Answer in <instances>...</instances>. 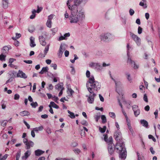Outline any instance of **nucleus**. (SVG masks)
<instances>
[{"label":"nucleus","mask_w":160,"mask_h":160,"mask_svg":"<svg viewBox=\"0 0 160 160\" xmlns=\"http://www.w3.org/2000/svg\"><path fill=\"white\" fill-rule=\"evenodd\" d=\"M116 152L119 153V158L124 160L126 158L127 152L125 145L122 141L117 142L115 146Z\"/></svg>","instance_id":"nucleus-3"},{"label":"nucleus","mask_w":160,"mask_h":160,"mask_svg":"<svg viewBox=\"0 0 160 160\" xmlns=\"http://www.w3.org/2000/svg\"><path fill=\"white\" fill-rule=\"evenodd\" d=\"M31 105L33 108H36L38 106V104L37 102H32L30 104Z\"/></svg>","instance_id":"nucleus-41"},{"label":"nucleus","mask_w":160,"mask_h":160,"mask_svg":"<svg viewBox=\"0 0 160 160\" xmlns=\"http://www.w3.org/2000/svg\"><path fill=\"white\" fill-rule=\"evenodd\" d=\"M101 118L102 119V123H105L107 122L106 118L105 115H102L101 116Z\"/></svg>","instance_id":"nucleus-35"},{"label":"nucleus","mask_w":160,"mask_h":160,"mask_svg":"<svg viewBox=\"0 0 160 160\" xmlns=\"http://www.w3.org/2000/svg\"><path fill=\"white\" fill-rule=\"evenodd\" d=\"M113 143L108 144V150L109 153L110 154H112L114 152V149L113 148Z\"/></svg>","instance_id":"nucleus-19"},{"label":"nucleus","mask_w":160,"mask_h":160,"mask_svg":"<svg viewBox=\"0 0 160 160\" xmlns=\"http://www.w3.org/2000/svg\"><path fill=\"white\" fill-rule=\"evenodd\" d=\"M143 100L146 102H148V99L146 94H144L143 96Z\"/></svg>","instance_id":"nucleus-57"},{"label":"nucleus","mask_w":160,"mask_h":160,"mask_svg":"<svg viewBox=\"0 0 160 160\" xmlns=\"http://www.w3.org/2000/svg\"><path fill=\"white\" fill-rule=\"evenodd\" d=\"M46 132L48 134H51V129L49 128H47L46 130Z\"/></svg>","instance_id":"nucleus-59"},{"label":"nucleus","mask_w":160,"mask_h":160,"mask_svg":"<svg viewBox=\"0 0 160 160\" xmlns=\"http://www.w3.org/2000/svg\"><path fill=\"white\" fill-rule=\"evenodd\" d=\"M49 44L45 48V49L44 50V53H43V58L46 55L47 53H48L49 49Z\"/></svg>","instance_id":"nucleus-26"},{"label":"nucleus","mask_w":160,"mask_h":160,"mask_svg":"<svg viewBox=\"0 0 160 160\" xmlns=\"http://www.w3.org/2000/svg\"><path fill=\"white\" fill-rule=\"evenodd\" d=\"M20 115L22 116H28L30 115V113L27 111H23L22 112H21L20 113Z\"/></svg>","instance_id":"nucleus-24"},{"label":"nucleus","mask_w":160,"mask_h":160,"mask_svg":"<svg viewBox=\"0 0 160 160\" xmlns=\"http://www.w3.org/2000/svg\"><path fill=\"white\" fill-rule=\"evenodd\" d=\"M8 74L10 78L12 79L16 77V75H17V72L14 71H10L8 72Z\"/></svg>","instance_id":"nucleus-22"},{"label":"nucleus","mask_w":160,"mask_h":160,"mask_svg":"<svg viewBox=\"0 0 160 160\" xmlns=\"http://www.w3.org/2000/svg\"><path fill=\"white\" fill-rule=\"evenodd\" d=\"M17 77H20L24 79H25L27 78V76L26 75L25 73L20 70H19L18 73H17Z\"/></svg>","instance_id":"nucleus-14"},{"label":"nucleus","mask_w":160,"mask_h":160,"mask_svg":"<svg viewBox=\"0 0 160 160\" xmlns=\"http://www.w3.org/2000/svg\"><path fill=\"white\" fill-rule=\"evenodd\" d=\"M88 0H74L73 5H75L77 7H78V5H80L81 3L85 4L86 3Z\"/></svg>","instance_id":"nucleus-13"},{"label":"nucleus","mask_w":160,"mask_h":160,"mask_svg":"<svg viewBox=\"0 0 160 160\" xmlns=\"http://www.w3.org/2000/svg\"><path fill=\"white\" fill-rule=\"evenodd\" d=\"M58 28H53L51 29V31L52 32V34L54 35L58 31Z\"/></svg>","instance_id":"nucleus-48"},{"label":"nucleus","mask_w":160,"mask_h":160,"mask_svg":"<svg viewBox=\"0 0 160 160\" xmlns=\"http://www.w3.org/2000/svg\"><path fill=\"white\" fill-rule=\"evenodd\" d=\"M68 112L70 115V117L71 118L73 119L75 118V115L73 112H71L69 110L68 111Z\"/></svg>","instance_id":"nucleus-36"},{"label":"nucleus","mask_w":160,"mask_h":160,"mask_svg":"<svg viewBox=\"0 0 160 160\" xmlns=\"http://www.w3.org/2000/svg\"><path fill=\"white\" fill-rule=\"evenodd\" d=\"M30 46L31 47H34L36 45L35 42V38L33 37H31L30 38Z\"/></svg>","instance_id":"nucleus-21"},{"label":"nucleus","mask_w":160,"mask_h":160,"mask_svg":"<svg viewBox=\"0 0 160 160\" xmlns=\"http://www.w3.org/2000/svg\"><path fill=\"white\" fill-rule=\"evenodd\" d=\"M8 2H3V7L6 8L8 7Z\"/></svg>","instance_id":"nucleus-55"},{"label":"nucleus","mask_w":160,"mask_h":160,"mask_svg":"<svg viewBox=\"0 0 160 160\" xmlns=\"http://www.w3.org/2000/svg\"><path fill=\"white\" fill-rule=\"evenodd\" d=\"M122 113L124 115L126 119H128V116H127V114L125 112V111L123 110V109H122Z\"/></svg>","instance_id":"nucleus-52"},{"label":"nucleus","mask_w":160,"mask_h":160,"mask_svg":"<svg viewBox=\"0 0 160 160\" xmlns=\"http://www.w3.org/2000/svg\"><path fill=\"white\" fill-rule=\"evenodd\" d=\"M39 39L40 43L42 46H45L46 45V42L45 39L42 35L39 37Z\"/></svg>","instance_id":"nucleus-17"},{"label":"nucleus","mask_w":160,"mask_h":160,"mask_svg":"<svg viewBox=\"0 0 160 160\" xmlns=\"http://www.w3.org/2000/svg\"><path fill=\"white\" fill-rule=\"evenodd\" d=\"M32 12V14L30 16V18L31 19H33L35 18L36 16V10L35 9L33 10Z\"/></svg>","instance_id":"nucleus-32"},{"label":"nucleus","mask_w":160,"mask_h":160,"mask_svg":"<svg viewBox=\"0 0 160 160\" xmlns=\"http://www.w3.org/2000/svg\"><path fill=\"white\" fill-rule=\"evenodd\" d=\"M52 21L47 20L46 23V26L49 28H51L52 27Z\"/></svg>","instance_id":"nucleus-40"},{"label":"nucleus","mask_w":160,"mask_h":160,"mask_svg":"<svg viewBox=\"0 0 160 160\" xmlns=\"http://www.w3.org/2000/svg\"><path fill=\"white\" fill-rule=\"evenodd\" d=\"M106 126H104L102 128L101 127H99V130L100 132L101 133H104L106 131Z\"/></svg>","instance_id":"nucleus-34"},{"label":"nucleus","mask_w":160,"mask_h":160,"mask_svg":"<svg viewBox=\"0 0 160 160\" xmlns=\"http://www.w3.org/2000/svg\"><path fill=\"white\" fill-rule=\"evenodd\" d=\"M68 92H69L70 94L69 95V96H72L74 92L71 88L68 87L67 89V93L69 94Z\"/></svg>","instance_id":"nucleus-30"},{"label":"nucleus","mask_w":160,"mask_h":160,"mask_svg":"<svg viewBox=\"0 0 160 160\" xmlns=\"http://www.w3.org/2000/svg\"><path fill=\"white\" fill-rule=\"evenodd\" d=\"M55 160H69L68 159H67L66 158H56Z\"/></svg>","instance_id":"nucleus-64"},{"label":"nucleus","mask_w":160,"mask_h":160,"mask_svg":"<svg viewBox=\"0 0 160 160\" xmlns=\"http://www.w3.org/2000/svg\"><path fill=\"white\" fill-rule=\"evenodd\" d=\"M81 123L83 125H84L86 126H87L88 125V122L86 121L85 120H82Z\"/></svg>","instance_id":"nucleus-46"},{"label":"nucleus","mask_w":160,"mask_h":160,"mask_svg":"<svg viewBox=\"0 0 160 160\" xmlns=\"http://www.w3.org/2000/svg\"><path fill=\"white\" fill-rule=\"evenodd\" d=\"M94 118L96 122H98L100 118V116L98 115H96L95 116Z\"/></svg>","instance_id":"nucleus-60"},{"label":"nucleus","mask_w":160,"mask_h":160,"mask_svg":"<svg viewBox=\"0 0 160 160\" xmlns=\"http://www.w3.org/2000/svg\"><path fill=\"white\" fill-rule=\"evenodd\" d=\"M31 154V151L30 150H28L24 154V155L22 157V160H26L27 158Z\"/></svg>","instance_id":"nucleus-16"},{"label":"nucleus","mask_w":160,"mask_h":160,"mask_svg":"<svg viewBox=\"0 0 160 160\" xmlns=\"http://www.w3.org/2000/svg\"><path fill=\"white\" fill-rule=\"evenodd\" d=\"M96 96V94L93 92L91 93L88 96L87 95V97H88L87 101L89 103H93L94 101V98Z\"/></svg>","instance_id":"nucleus-8"},{"label":"nucleus","mask_w":160,"mask_h":160,"mask_svg":"<svg viewBox=\"0 0 160 160\" xmlns=\"http://www.w3.org/2000/svg\"><path fill=\"white\" fill-rule=\"evenodd\" d=\"M8 122V121L7 120H4L2 121V122H1V125L4 127L6 126L7 123Z\"/></svg>","instance_id":"nucleus-44"},{"label":"nucleus","mask_w":160,"mask_h":160,"mask_svg":"<svg viewBox=\"0 0 160 160\" xmlns=\"http://www.w3.org/2000/svg\"><path fill=\"white\" fill-rule=\"evenodd\" d=\"M112 138L111 136L109 137V138L108 139V141L106 142L107 143H108V144L112 143Z\"/></svg>","instance_id":"nucleus-42"},{"label":"nucleus","mask_w":160,"mask_h":160,"mask_svg":"<svg viewBox=\"0 0 160 160\" xmlns=\"http://www.w3.org/2000/svg\"><path fill=\"white\" fill-rule=\"evenodd\" d=\"M142 29L139 26L138 28V33L140 34L142 33Z\"/></svg>","instance_id":"nucleus-53"},{"label":"nucleus","mask_w":160,"mask_h":160,"mask_svg":"<svg viewBox=\"0 0 160 160\" xmlns=\"http://www.w3.org/2000/svg\"><path fill=\"white\" fill-rule=\"evenodd\" d=\"M53 15H50L48 16V20L52 21V20L53 18Z\"/></svg>","instance_id":"nucleus-63"},{"label":"nucleus","mask_w":160,"mask_h":160,"mask_svg":"<svg viewBox=\"0 0 160 160\" xmlns=\"http://www.w3.org/2000/svg\"><path fill=\"white\" fill-rule=\"evenodd\" d=\"M23 141L25 145V148L26 149H30L31 147H33L34 144L33 142L28 140L27 138H24Z\"/></svg>","instance_id":"nucleus-5"},{"label":"nucleus","mask_w":160,"mask_h":160,"mask_svg":"<svg viewBox=\"0 0 160 160\" xmlns=\"http://www.w3.org/2000/svg\"><path fill=\"white\" fill-rule=\"evenodd\" d=\"M130 35L132 39L136 42L137 45L138 46H140L141 44V40L140 38L137 35L132 32L130 33Z\"/></svg>","instance_id":"nucleus-6"},{"label":"nucleus","mask_w":160,"mask_h":160,"mask_svg":"<svg viewBox=\"0 0 160 160\" xmlns=\"http://www.w3.org/2000/svg\"><path fill=\"white\" fill-rule=\"evenodd\" d=\"M43 129V127L42 126H41L38 127H37L33 128V130L36 132L38 131H42Z\"/></svg>","instance_id":"nucleus-27"},{"label":"nucleus","mask_w":160,"mask_h":160,"mask_svg":"<svg viewBox=\"0 0 160 160\" xmlns=\"http://www.w3.org/2000/svg\"><path fill=\"white\" fill-rule=\"evenodd\" d=\"M110 77L113 80L114 82H115V85L116 87V92L118 93V90L120 88L122 85L121 82L119 81L116 82L115 81V79H114L112 77L111 74H110Z\"/></svg>","instance_id":"nucleus-12"},{"label":"nucleus","mask_w":160,"mask_h":160,"mask_svg":"<svg viewBox=\"0 0 160 160\" xmlns=\"http://www.w3.org/2000/svg\"><path fill=\"white\" fill-rule=\"evenodd\" d=\"M132 110L135 116H138L140 113V110L138 109V107L137 105H133L132 107Z\"/></svg>","instance_id":"nucleus-10"},{"label":"nucleus","mask_w":160,"mask_h":160,"mask_svg":"<svg viewBox=\"0 0 160 160\" xmlns=\"http://www.w3.org/2000/svg\"><path fill=\"white\" fill-rule=\"evenodd\" d=\"M114 137L116 140H117V142L122 141L121 140H122L121 133L119 130H118L117 131H116L114 134Z\"/></svg>","instance_id":"nucleus-9"},{"label":"nucleus","mask_w":160,"mask_h":160,"mask_svg":"<svg viewBox=\"0 0 160 160\" xmlns=\"http://www.w3.org/2000/svg\"><path fill=\"white\" fill-rule=\"evenodd\" d=\"M65 45V44L62 45L61 44L60 45L58 52V56L59 58H60L61 57L63 53V51L65 50V48L63 47Z\"/></svg>","instance_id":"nucleus-15"},{"label":"nucleus","mask_w":160,"mask_h":160,"mask_svg":"<svg viewBox=\"0 0 160 160\" xmlns=\"http://www.w3.org/2000/svg\"><path fill=\"white\" fill-rule=\"evenodd\" d=\"M127 55L128 57L127 62L131 65H134L133 68L134 69H137L138 68L139 65L136 64L135 62L132 60L131 58L129 57V51L131 48V47L129 46L128 43L127 44Z\"/></svg>","instance_id":"nucleus-4"},{"label":"nucleus","mask_w":160,"mask_h":160,"mask_svg":"<svg viewBox=\"0 0 160 160\" xmlns=\"http://www.w3.org/2000/svg\"><path fill=\"white\" fill-rule=\"evenodd\" d=\"M20 97V96L19 94H16L14 95V99L15 100H18Z\"/></svg>","instance_id":"nucleus-56"},{"label":"nucleus","mask_w":160,"mask_h":160,"mask_svg":"<svg viewBox=\"0 0 160 160\" xmlns=\"http://www.w3.org/2000/svg\"><path fill=\"white\" fill-rule=\"evenodd\" d=\"M148 137L149 139H152L153 141L154 142H155L156 141V140L155 138L153 137V136L151 135H149L148 136Z\"/></svg>","instance_id":"nucleus-45"},{"label":"nucleus","mask_w":160,"mask_h":160,"mask_svg":"<svg viewBox=\"0 0 160 160\" xmlns=\"http://www.w3.org/2000/svg\"><path fill=\"white\" fill-rule=\"evenodd\" d=\"M8 156V154H5L4 156L2 157V154H0V160H5Z\"/></svg>","instance_id":"nucleus-33"},{"label":"nucleus","mask_w":160,"mask_h":160,"mask_svg":"<svg viewBox=\"0 0 160 160\" xmlns=\"http://www.w3.org/2000/svg\"><path fill=\"white\" fill-rule=\"evenodd\" d=\"M140 123L143 126L146 128H148V122L146 120L144 119H142L140 121Z\"/></svg>","instance_id":"nucleus-20"},{"label":"nucleus","mask_w":160,"mask_h":160,"mask_svg":"<svg viewBox=\"0 0 160 160\" xmlns=\"http://www.w3.org/2000/svg\"><path fill=\"white\" fill-rule=\"evenodd\" d=\"M44 151H42L41 150L38 149L35 151V153L36 156H39L44 153Z\"/></svg>","instance_id":"nucleus-23"},{"label":"nucleus","mask_w":160,"mask_h":160,"mask_svg":"<svg viewBox=\"0 0 160 160\" xmlns=\"http://www.w3.org/2000/svg\"><path fill=\"white\" fill-rule=\"evenodd\" d=\"M90 72L89 71L87 70L86 71V75L87 78H89L91 77H90Z\"/></svg>","instance_id":"nucleus-61"},{"label":"nucleus","mask_w":160,"mask_h":160,"mask_svg":"<svg viewBox=\"0 0 160 160\" xmlns=\"http://www.w3.org/2000/svg\"><path fill=\"white\" fill-rule=\"evenodd\" d=\"M6 57V54H4L2 53V54L0 55V60L2 61H5Z\"/></svg>","instance_id":"nucleus-37"},{"label":"nucleus","mask_w":160,"mask_h":160,"mask_svg":"<svg viewBox=\"0 0 160 160\" xmlns=\"http://www.w3.org/2000/svg\"><path fill=\"white\" fill-rule=\"evenodd\" d=\"M48 67H43L41 70L39 72L40 74H43L44 73H46L48 72Z\"/></svg>","instance_id":"nucleus-25"},{"label":"nucleus","mask_w":160,"mask_h":160,"mask_svg":"<svg viewBox=\"0 0 160 160\" xmlns=\"http://www.w3.org/2000/svg\"><path fill=\"white\" fill-rule=\"evenodd\" d=\"M72 0H68L67 3L68 9L71 10V14L69 16L66 11L64 14L65 18H68L70 23H77L82 21L85 17L84 10L80 8L77 7L75 5L71 6L70 2Z\"/></svg>","instance_id":"nucleus-1"},{"label":"nucleus","mask_w":160,"mask_h":160,"mask_svg":"<svg viewBox=\"0 0 160 160\" xmlns=\"http://www.w3.org/2000/svg\"><path fill=\"white\" fill-rule=\"evenodd\" d=\"M99 98L100 101L102 102H104V98L100 94H99Z\"/></svg>","instance_id":"nucleus-62"},{"label":"nucleus","mask_w":160,"mask_h":160,"mask_svg":"<svg viewBox=\"0 0 160 160\" xmlns=\"http://www.w3.org/2000/svg\"><path fill=\"white\" fill-rule=\"evenodd\" d=\"M11 48V47L10 46H5L2 49V53L4 54H6L8 52L9 50Z\"/></svg>","instance_id":"nucleus-18"},{"label":"nucleus","mask_w":160,"mask_h":160,"mask_svg":"<svg viewBox=\"0 0 160 160\" xmlns=\"http://www.w3.org/2000/svg\"><path fill=\"white\" fill-rule=\"evenodd\" d=\"M23 62L28 64H31L32 63V62L31 60H24Z\"/></svg>","instance_id":"nucleus-58"},{"label":"nucleus","mask_w":160,"mask_h":160,"mask_svg":"<svg viewBox=\"0 0 160 160\" xmlns=\"http://www.w3.org/2000/svg\"><path fill=\"white\" fill-rule=\"evenodd\" d=\"M21 156V152L18 151L16 154V160H19Z\"/></svg>","instance_id":"nucleus-39"},{"label":"nucleus","mask_w":160,"mask_h":160,"mask_svg":"<svg viewBox=\"0 0 160 160\" xmlns=\"http://www.w3.org/2000/svg\"><path fill=\"white\" fill-rule=\"evenodd\" d=\"M137 154L138 157V160H143V157L142 156H141L140 155V154L137 152Z\"/></svg>","instance_id":"nucleus-47"},{"label":"nucleus","mask_w":160,"mask_h":160,"mask_svg":"<svg viewBox=\"0 0 160 160\" xmlns=\"http://www.w3.org/2000/svg\"><path fill=\"white\" fill-rule=\"evenodd\" d=\"M86 87L90 93L93 92L92 90L98 91L101 88V85L98 81H95L93 76H91L89 78V80L86 83Z\"/></svg>","instance_id":"nucleus-2"},{"label":"nucleus","mask_w":160,"mask_h":160,"mask_svg":"<svg viewBox=\"0 0 160 160\" xmlns=\"http://www.w3.org/2000/svg\"><path fill=\"white\" fill-rule=\"evenodd\" d=\"M90 66L95 68L97 69L100 70L102 68V65L99 63L92 62L90 64Z\"/></svg>","instance_id":"nucleus-11"},{"label":"nucleus","mask_w":160,"mask_h":160,"mask_svg":"<svg viewBox=\"0 0 160 160\" xmlns=\"http://www.w3.org/2000/svg\"><path fill=\"white\" fill-rule=\"evenodd\" d=\"M125 75L128 80L130 82H131L132 81V78L131 77L130 74L128 73H125Z\"/></svg>","instance_id":"nucleus-31"},{"label":"nucleus","mask_w":160,"mask_h":160,"mask_svg":"<svg viewBox=\"0 0 160 160\" xmlns=\"http://www.w3.org/2000/svg\"><path fill=\"white\" fill-rule=\"evenodd\" d=\"M109 114L110 116L113 118H115V114L113 112H110Z\"/></svg>","instance_id":"nucleus-43"},{"label":"nucleus","mask_w":160,"mask_h":160,"mask_svg":"<svg viewBox=\"0 0 160 160\" xmlns=\"http://www.w3.org/2000/svg\"><path fill=\"white\" fill-rule=\"evenodd\" d=\"M50 66L51 67L53 68L54 70H56L57 69V65L55 63H52L51 64Z\"/></svg>","instance_id":"nucleus-49"},{"label":"nucleus","mask_w":160,"mask_h":160,"mask_svg":"<svg viewBox=\"0 0 160 160\" xmlns=\"http://www.w3.org/2000/svg\"><path fill=\"white\" fill-rule=\"evenodd\" d=\"M129 13L130 15L132 16L134 13V11L132 9H130L129 10Z\"/></svg>","instance_id":"nucleus-51"},{"label":"nucleus","mask_w":160,"mask_h":160,"mask_svg":"<svg viewBox=\"0 0 160 160\" xmlns=\"http://www.w3.org/2000/svg\"><path fill=\"white\" fill-rule=\"evenodd\" d=\"M144 2H140L139 3V5L141 6H142L144 8H146L147 7V5L146 3H144Z\"/></svg>","instance_id":"nucleus-38"},{"label":"nucleus","mask_w":160,"mask_h":160,"mask_svg":"<svg viewBox=\"0 0 160 160\" xmlns=\"http://www.w3.org/2000/svg\"><path fill=\"white\" fill-rule=\"evenodd\" d=\"M70 36V34L69 32L66 33H65L63 36H64L65 38V40H66L67 39V37H69Z\"/></svg>","instance_id":"nucleus-54"},{"label":"nucleus","mask_w":160,"mask_h":160,"mask_svg":"<svg viewBox=\"0 0 160 160\" xmlns=\"http://www.w3.org/2000/svg\"><path fill=\"white\" fill-rule=\"evenodd\" d=\"M42 9V7L39 8L38 6V9L37 10H36V13H39Z\"/></svg>","instance_id":"nucleus-50"},{"label":"nucleus","mask_w":160,"mask_h":160,"mask_svg":"<svg viewBox=\"0 0 160 160\" xmlns=\"http://www.w3.org/2000/svg\"><path fill=\"white\" fill-rule=\"evenodd\" d=\"M49 105H51V107H52L56 109H58L59 108L58 106L53 102H51L50 103V104Z\"/></svg>","instance_id":"nucleus-28"},{"label":"nucleus","mask_w":160,"mask_h":160,"mask_svg":"<svg viewBox=\"0 0 160 160\" xmlns=\"http://www.w3.org/2000/svg\"><path fill=\"white\" fill-rule=\"evenodd\" d=\"M112 35L109 33L102 34L101 36V40L104 41H107L111 39Z\"/></svg>","instance_id":"nucleus-7"},{"label":"nucleus","mask_w":160,"mask_h":160,"mask_svg":"<svg viewBox=\"0 0 160 160\" xmlns=\"http://www.w3.org/2000/svg\"><path fill=\"white\" fill-rule=\"evenodd\" d=\"M62 83H61L56 85L55 86L56 89L57 90H59V89H64L62 87Z\"/></svg>","instance_id":"nucleus-29"}]
</instances>
